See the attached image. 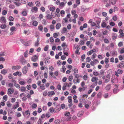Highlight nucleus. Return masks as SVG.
I'll use <instances>...</instances> for the list:
<instances>
[{"label": "nucleus", "instance_id": "1", "mask_svg": "<svg viewBox=\"0 0 124 124\" xmlns=\"http://www.w3.org/2000/svg\"><path fill=\"white\" fill-rule=\"evenodd\" d=\"M75 78L77 79L75 81V79L73 80V83L74 84L76 83H79L80 81V79L79 78L80 77H82L81 76H80L78 74H75Z\"/></svg>", "mask_w": 124, "mask_h": 124}, {"label": "nucleus", "instance_id": "2", "mask_svg": "<svg viewBox=\"0 0 124 124\" xmlns=\"http://www.w3.org/2000/svg\"><path fill=\"white\" fill-rule=\"evenodd\" d=\"M72 84V83L70 82L69 83L67 82L65 83L62 87V89L63 91L65 90L66 89V87H70Z\"/></svg>", "mask_w": 124, "mask_h": 124}, {"label": "nucleus", "instance_id": "3", "mask_svg": "<svg viewBox=\"0 0 124 124\" xmlns=\"http://www.w3.org/2000/svg\"><path fill=\"white\" fill-rule=\"evenodd\" d=\"M0 21L1 23L5 24L7 21L5 17L1 16L0 17Z\"/></svg>", "mask_w": 124, "mask_h": 124}, {"label": "nucleus", "instance_id": "4", "mask_svg": "<svg viewBox=\"0 0 124 124\" xmlns=\"http://www.w3.org/2000/svg\"><path fill=\"white\" fill-rule=\"evenodd\" d=\"M123 73V71L122 70H121L120 69H118L117 71H115V75L117 77H118L119 76V75L118 74H122Z\"/></svg>", "mask_w": 124, "mask_h": 124}, {"label": "nucleus", "instance_id": "5", "mask_svg": "<svg viewBox=\"0 0 124 124\" xmlns=\"http://www.w3.org/2000/svg\"><path fill=\"white\" fill-rule=\"evenodd\" d=\"M38 59V56L36 55H34L32 57L31 59L32 61L35 62Z\"/></svg>", "mask_w": 124, "mask_h": 124}, {"label": "nucleus", "instance_id": "6", "mask_svg": "<svg viewBox=\"0 0 124 124\" xmlns=\"http://www.w3.org/2000/svg\"><path fill=\"white\" fill-rule=\"evenodd\" d=\"M20 62L23 65L25 64L26 61L23 57L21 58L19 60Z\"/></svg>", "mask_w": 124, "mask_h": 124}, {"label": "nucleus", "instance_id": "7", "mask_svg": "<svg viewBox=\"0 0 124 124\" xmlns=\"http://www.w3.org/2000/svg\"><path fill=\"white\" fill-rule=\"evenodd\" d=\"M28 70V68L26 66H24L22 69V72L23 74H25L26 73Z\"/></svg>", "mask_w": 124, "mask_h": 124}, {"label": "nucleus", "instance_id": "8", "mask_svg": "<svg viewBox=\"0 0 124 124\" xmlns=\"http://www.w3.org/2000/svg\"><path fill=\"white\" fill-rule=\"evenodd\" d=\"M110 79V76L109 75H107L105 78V79L104 81L105 83H107L108 82Z\"/></svg>", "mask_w": 124, "mask_h": 124}, {"label": "nucleus", "instance_id": "9", "mask_svg": "<svg viewBox=\"0 0 124 124\" xmlns=\"http://www.w3.org/2000/svg\"><path fill=\"white\" fill-rule=\"evenodd\" d=\"M21 68L20 66L19 65H17L16 66H13L12 67V70H19Z\"/></svg>", "mask_w": 124, "mask_h": 124}, {"label": "nucleus", "instance_id": "10", "mask_svg": "<svg viewBox=\"0 0 124 124\" xmlns=\"http://www.w3.org/2000/svg\"><path fill=\"white\" fill-rule=\"evenodd\" d=\"M117 1V0H109V4L114 5L115 4Z\"/></svg>", "mask_w": 124, "mask_h": 124}, {"label": "nucleus", "instance_id": "11", "mask_svg": "<svg viewBox=\"0 0 124 124\" xmlns=\"http://www.w3.org/2000/svg\"><path fill=\"white\" fill-rule=\"evenodd\" d=\"M14 92V90L13 88H10L8 90V94H11Z\"/></svg>", "mask_w": 124, "mask_h": 124}, {"label": "nucleus", "instance_id": "12", "mask_svg": "<svg viewBox=\"0 0 124 124\" xmlns=\"http://www.w3.org/2000/svg\"><path fill=\"white\" fill-rule=\"evenodd\" d=\"M39 39H37V41L35 42V43L34 46H35L38 47L39 46Z\"/></svg>", "mask_w": 124, "mask_h": 124}, {"label": "nucleus", "instance_id": "13", "mask_svg": "<svg viewBox=\"0 0 124 124\" xmlns=\"http://www.w3.org/2000/svg\"><path fill=\"white\" fill-rule=\"evenodd\" d=\"M55 93L54 91H52L51 92H49L48 93V96L50 97L52 96V95H54Z\"/></svg>", "mask_w": 124, "mask_h": 124}, {"label": "nucleus", "instance_id": "14", "mask_svg": "<svg viewBox=\"0 0 124 124\" xmlns=\"http://www.w3.org/2000/svg\"><path fill=\"white\" fill-rule=\"evenodd\" d=\"M61 108L59 107H57L54 109V113L57 112L60 110Z\"/></svg>", "mask_w": 124, "mask_h": 124}, {"label": "nucleus", "instance_id": "15", "mask_svg": "<svg viewBox=\"0 0 124 124\" xmlns=\"http://www.w3.org/2000/svg\"><path fill=\"white\" fill-rule=\"evenodd\" d=\"M7 71L5 69H3L1 70V73L3 75H5L7 73Z\"/></svg>", "mask_w": 124, "mask_h": 124}, {"label": "nucleus", "instance_id": "16", "mask_svg": "<svg viewBox=\"0 0 124 124\" xmlns=\"http://www.w3.org/2000/svg\"><path fill=\"white\" fill-rule=\"evenodd\" d=\"M111 87V84H108L106 85L105 87L106 90L108 91L110 89Z\"/></svg>", "mask_w": 124, "mask_h": 124}, {"label": "nucleus", "instance_id": "17", "mask_svg": "<svg viewBox=\"0 0 124 124\" xmlns=\"http://www.w3.org/2000/svg\"><path fill=\"white\" fill-rule=\"evenodd\" d=\"M38 8L36 7H33L32 8V9H31V11L32 12L34 11H36V12H37L38 11Z\"/></svg>", "mask_w": 124, "mask_h": 124}, {"label": "nucleus", "instance_id": "18", "mask_svg": "<svg viewBox=\"0 0 124 124\" xmlns=\"http://www.w3.org/2000/svg\"><path fill=\"white\" fill-rule=\"evenodd\" d=\"M67 32V29L65 27H64L62 31V33L63 34Z\"/></svg>", "mask_w": 124, "mask_h": 124}, {"label": "nucleus", "instance_id": "19", "mask_svg": "<svg viewBox=\"0 0 124 124\" xmlns=\"http://www.w3.org/2000/svg\"><path fill=\"white\" fill-rule=\"evenodd\" d=\"M32 22V24L34 26H37L38 23L37 21H33Z\"/></svg>", "mask_w": 124, "mask_h": 124}, {"label": "nucleus", "instance_id": "20", "mask_svg": "<svg viewBox=\"0 0 124 124\" xmlns=\"http://www.w3.org/2000/svg\"><path fill=\"white\" fill-rule=\"evenodd\" d=\"M28 50H27L25 52L24 54V57H27L28 55Z\"/></svg>", "mask_w": 124, "mask_h": 124}, {"label": "nucleus", "instance_id": "21", "mask_svg": "<svg viewBox=\"0 0 124 124\" xmlns=\"http://www.w3.org/2000/svg\"><path fill=\"white\" fill-rule=\"evenodd\" d=\"M62 46L63 48V50L64 51H65V49L66 47H67L66 45V44L65 43H64L62 44Z\"/></svg>", "mask_w": 124, "mask_h": 124}, {"label": "nucleus", "instance_id": "22", "mask_svg": "<svg viewBox=\"0 0 124 124\" xmlns=\"http://www.w3.org/2000/svg\"><path fill=\"white\" fill-rule=\"evenodd\" d=\"M30 33V30H28L27 31L24 30L23 32V33L27 35H29Z\"/></svg>", "mask_w": 124, "mask_h": 124}, {"label": "nucleus", "instance_id": "23", "mask_svg": "<svg viewBox=\"0 0 124 124\" xmlns=\"http://www.w3.org/2000/svg\"><path fill=\"white\" fill-rule=\"evenodd\" d=\"M61 26V24L60 23H58L56 24V28L57 29H59Z\"/></svg>", "mask_w": 124, "mask_h": 124}, {"label": "nucleus", "instance_id": "24", "mask_svg": "<svg viewBox=\"0 0 124 124\" xmlns=\"http://www.w3.org/2000/svg\"><path fill=\"white\" fill-rule=\"evenodd\" d=\"M101 25L102 27L104 28L106 27V24L105 22H103L101 23Z\"/></svg>", "mask_w": 124, "mask_h": 124}, {"label": "nucleus", "instance_id": "25", "mask_svg": "<svg viewBox=\"0 0 124 124\" xmlns=\"http://www.w3.org/2000/svg\"><path fill=\"white\" fill-rule=\"evenodd\" d=\"M38 29L39 30L42 32H43V27L42 25H40L38 27Z\"/></svg>", "mask_w": 124, "mask_h": 124}, {"label": "nucleus", "instance_id": "26", "mask_svg": "<svg viewBox=\"0 0 124 124\" xmlns=\"http://www.w3.org/2000/svg\"><path fill=\"white\" fill-rule=\"evenodd\" d=\"M14 3L17 6H19L21 5L20 1H15L14 2Z\"/></svg>", "mask_w": 124, "mask_h": 124}, {"label": "nucleus", "instance_id": "27", "mask_svg": "<svg viewBox=\"0 0 124 124\" xmlns=\"http://www.w3.org/2000/svg\"><path fill=\"white\" fill-rule=\"evenodd\" d=\"M84 113V112L82 111H81L79 112L78 114V116H82Z\"/></svg>", "mask_w": 124, "mask_h": 124}, {"label": "nucleus", "instance_id": "28", "mask_svg": "<svg viewBox=\"0 0 124 124\" xmlns=\"http://www.w3.org/2000/svg\"><path fill=\"white\" fill-rule=\"evenodd\" d=\"M47 18L48 19H52V17L51 16L50 14H48L46 16Z\"/></svg>", "mask_w": 124, "mask_h": 124}, {"label": "nucleus", "instance_id": "29", "mask_svg": "<svg viewBox=\"0 0 124 124\" xmlns=\"http://www.w3.org/2000/svg\"><path fill=\"white\" fill-rule=\"evenodd\" d=\"M65 3L63 2H61L59 5V6L62 8L64 7L65 6Z\"/></svg>", "mask_w": 124, "mask_h": 124}, {"label": "nucleus", "instance_id": "30", "mask_svg": "<svg viewBox=\"0 0 124 124\" xmlns=\"http://www.w3.org/2000/svg\"><path fill=\"white\" fill-rule=\"evenodd\" d=\"M0 27V28L2 29H5L6 27V24L4 23L1 25Z\"/></svg>", "mask_w": 124, "mask_h": 124}, {"label": "nucleus", "instance_id": "31", "mask_svg": "<svg viewBox=\"0 0 124 124\" xmlns=\"http://www.w3.org/2000/svg\"><path fill=\"white\" fill-rule=\"evenodd\" d=\"M118 88H115L113 89V92L115 94L117 92H118Z\"/></svg>", "mask_w": 124, "mask_h": 124}, {"label": "nucleus", "instance_id": "32", "mask_svg": "<svg viewBox=\"0 0 124 124\" xmlns=\"http://www.w3.org/2000/svg\"><path fill=\"white\" fill-rule=\"evenodd\" d=\"M102 95L101 93V92H99L97 94V98H101Z\"/></svg>", "mask_w": 124, "mask_h": 124}, {"label": "nucleus", "instance_id": "33", "mask_svg": "<svg viewBox=\"0 0 124 124\" xmlns=\"http://www.w3.org/2000/svg\"><path fill=\"white\" fill-rule=\"evenodd\" d=\"M26 90L25 87L24 86H22L20 88V90L22 92L25 91Z\"/></svg>", "mask_w": 124, "mask_h": 124}, {"label": "nucleus", "instance_id": "34", "mask_svg": "<svg viewBox=\"0 0 124 124\" xmlns=\"http://www.w3.org/2000/svg\"><path fill=\"white\" fill-rule=\"evenodd\" d=\"M19 106V105L18 104V102H17V103L13 107V108L14 109H16V108L18 107Z\"/></svg>", "mask_w": 124, "mask_h": 124}, {"label": "nucleus", "instance_id": "35", "mask_svg": "<svg viewBox=\"0 0 124 124\" xmlns=\"http://www.w3.org/2000/svg\"><path fill=\"white\" fill-rule=\"evenodd\" d=\"M40 89L43 90L45 89V86L43 84H42L40 85Z\"/></svg>", "mask_w": 124, "mask_h": 124}, {"label": "nucleus", "instance_id": "36", "mask_svg": "<svg viewBox=\"0 0 124 124\" xmlns=\"http://www.w3.org/2000/svg\"><path fill=\"white\" fill-rule=\"evenodd\" d=\"M7 106L9 108H10L12 106V104L9 101H8L7 103Z\"/></svg>", "mask_w": 124, "mask_h": 124}, {"label": "nucleus", "instance_id": "37", "mask_svg": "<svg viewBox=\"0 0 124 124\" xmlns=\"http://www.w3.org/2000/svg\"><path fill=\"white\" fill-rule=\"evenodd\" d=\"M16 29L15 27L13 26L10 28V30L12 32L16 31Z\"/></svg>", "mask_w": 124, "mask_h": 124}, {"label": "nucleus", "instance_id": "38", "mask_svg": "<svg viewBox=\"0 0 124 124\" xmlns=\"http://www.w3.org/2000/svg\"><path fill=\"white\" fill-rule=\"evenodd\" d=\"M97 55L95 53H94L92 55V57H91V59L92 60H93L96 57Z\"/></svg>", "mask_w": 124, "mask_h": 124}, {"label": "nucleus", "instance_id": "39", "mask_svg": "<svg viewBox=\"0 0 124 124\" xmlns=\"http://www.w3.org/2000/svg\"><path fill=\"white\" fill-rule=\"evenodd\" d=\"M101 19L100 18H99L98 20H97L96 21L97 24L98 25H100V24L101 22Z\"/></svg>", "mask_w": 124, "mask_h": 124}, {"label": "nucleus", "instance_id": "40", "mask_svg": "<svg viewBox=\"0 0 124 124\" xmlns=\"http://www.w3.org/2000/svg\"><path fill=\"white\" fill-rule=\"evenodd\" d=\"M21 2L23 4H26L27 3V0H21Z\"/></svg>", "mask_w": 124, "mask_h": 124}, {"label": "nucleus", "instance_id": "41", "mask_svg": "<svg viewBox=\"0 0 124 124\" xmlns=\"http://www.w3.org/2000/svg\"><path fill=\"white\" fill-rule=\"evenodd\" d=\"M109 61V60H108V58H105V59L104 62H105V63L106 64V65H107V64L108 63V62Z\"/></svg>", "mask_w": 124, "mask_h": 124}, {"label": "nucleus", "instance_id": "42", "mask_svg": "<svg viewBox=\"0 0 124 124\" xmlns=\"http://www.w3.org/2000/svg\"><path fill=\"white\" fill-rule=\"evenodd\" d=\"M28 5L30 7H31L33 6V4L32 2H30L28 4Z\"/></svg>", "mask_w": 124, "mask_h": 124}, {"label": "nucleus", "instance_id": "43", "mask_svg": "<svg viewBox=\"0 0 124 124\" xmlns=\"http://www.w3.org/2000/svg\"><path fill=\"white\" fill-rule=\"evenodd\" d=\"M25 114L28 116H29L30 115V112L29 111L27 110L25 112Z\"/></svg>", "mask_w": 124, "mask_h": 124}, {"label": "nucleus", "instance_id": "44", "mask_svg": "<svg viewBox=\"0 0 124 124\" xmlns=\"http://www.w3.org/2000/svg\"><path fill=\"white\" fill-rule=\"evenodd\" d=\"M8 78L9 79H13V75L12 74H10L8 76Z\"/></svg>", "mask_w": 124, "mask_h": 124}, {"label": "nucleus", "instance_id": "45", "mask_svg": "<svg viewBox=\"0 0 124 124\" xmlns=\"http://www.w3.org/2000/svg\"><path fill=\"white\" fill-rule=\"evenodd\" d=\"M22 14L23 16H26L27 15V13L26 11H23L22 13Z\"/></svg>", "mask_w": 124, "mask_h": 124}, {"label": "nucleus", "instance_id": "46", "mask_svg": "<svg viewBox=\"0 0 124 124\" xmlns=\"http://www.w3.org/2000/svg\"><path fill=\"white\" fill-rule=\"evenodd\" d=\"M8 96L7 95H5L3 97V99L5 100V101H7Z\"/></svg>", "mask_w": 124, "mask_h": 124}, {"label": "nucleus", "instance_id": "47", "mask_svg": "<svg viewBox=\"0 0 124 124\" xmlns=\"http://www.w3.org/2000/svg\"><path fill=\"white\" fill-rule=\"evenodd\" d=\"M55 8L54 7H51L49 9L51 11H52V12L54 11V10H55Z\"/></svg>", "mask_w": 124, "mask_h": 124}, {"label": "nucleus", "instance_id": "48", "mask_svg": "<svg viewBox=\"0 0 124 124\" xmlns=\"http://www.w3.org/2000/svg\"><path fill=\"white\" fill-rule=\"evenodd\" d=\"M93 75L95 76H97L99 75V73L97 71H93Z\"/></svg>", "mask_w": 124, "mask_h": 124}, {"label": "nucleus", "instance_id": "49", "mask_svg": "<svg viewBox=\"0 0 124 124\" xmlns=\"http://www.w3.org/2000/svg\"><path fill=\"white\" fill-rule=\"evenodd\" d=\"M49 46L48 45H47L44 48V50L45 51H46L48 50Z\"/></svg>", "mask_w": 124, "mask_h": 124}, {"label": "nucleus", "instance_id": "50", "mask_svg": "<svg viewBox=\"0 0 124 124\" xmlns=\"http://www.w3.org/2000/svg\"><path fill=\"white\" fill-rule=\"evenodd\" d=\"M8 19L9 21H13L14 20V19L12 16H10L9 17Z\"/></svg>", "mask_w": 124, "mask_h": 124}, {"label": "nucleus", "instance_id": "51", "mask_svg": "<svg viewBox=\"0 0 124 124\" xmlns=\"http://www.w3.org/2000/svg\"><path fill=\"white\" fill-rule=\"evenodd\" d=\"M112 19L114 21H116L117 20V17L116 16H115L113 17Z\"/></svg>", "mask_w": 124, "mask_h": 124}, {"label": "nucleus", "instance_id": "52", "mask_svg": "<svg viewBox=\"0 0 124 124\" xmlns=\"http://www.w3.org/2000/svg\"><path fill=\"white\" fill-rule=\"evenodd\" d=\"M7 13V11L6 10H4L2 12V14L3 15H5Z\"/></svg>", "mask_w": 124, "mask_h": 124}, {"label": "nucleus", "instance_id": "53", "mask_svg": "<svg viewBox=\"0 0 124 124\" xmlns=\"http://www.w3.org/2000/svg\"><path fill=\"white\" fill-rule=\"evenodd\" d=\"M97 79V78L95 77H93L91 79V81L92 82H94Z\"/></svg>", "mask_w": 124, "mask_h": 124}, {"label": "nucleus", "instance_id": "54", "mask_svg": "<svg viewBox=\"0 0 124 124\" xmlns=\"http://www.w3.org/2000/svg\"><path fill=\"white\" fill-rule=\"evenodd\" d=\"M35 4L37 6L39 7L40 5V3L38 1H37L35 2Z\"/></svg>", "mask_w": 124, "mask_h": 124}, {"label": "nucleus", "instance_id": "55", "mask_svg": "<svg viewBox=\"0 0 124 124\" xmlns=\"http://www.w3.org/2000/svg\"><path fill=\"white\" fill-rule=\"evenodd\" d=\"M110 25L112 26H114L115 25V23L113 22H111L109 23Z\"/></svg>", "mask_w": 124, "mask_h": 124}, {"label": "nucleus", "instance_id": "56", "mask_svg": "<svg viewBox=\"0 0 124 124\" xmlns=\"http://www.w3.org/2000/svg\"><path fill=\"white\" fill-rule=\"evenodd\" d=\"M37 106V105L35 104H33L31 105L32 107V108H36Z\"/></svg>", "mask_w": 124, "mask_h": 124}, {"label": "nucleus", "instance_id": "57", "mask_svg": "<svg viewBox=\"0 0 124 124\" xmlns=\"http://www.w3.org/2000/svg\"><path fill=\"white\" fill-rule=\"evenodd\" d=\"M67 61L69 63L71 64L72 62V60L70 58H69L67 60Z\"/></svg>", "mask_w": 124, "mask_h": 124}, {"label": "nucleus", "instance_id": "58", "mask_svg": "<svg viewBox=\"0 0 124 124\" xmlns=\"http://www.w3.org/2000/svg\"><path fill=\"white\" fill-rule=\"evenodd\" d=\"M57 88L59 90H60L61 89V85H58L57 86Z\"/></svg>", "mask_w": 124, "mask_h": 124}, {"label": "nucleus", "instance_id": "59", "mask_svg": "<svg viewBox=\"0 0 124 124\" xmlns=\"http://www.w3.org/2000/svg\"><path fill=\"white\" fill-rule=\"evenodd\" d=\"M104 43H108L109 41L108 39H104Z\"/></svg>", "mask_w": 124, "mask_h": 124}, {"label": "nucleus", "instance_id": "60", "mask_svg": "<svg viewBox=\"0 0 124 124\" xmlns=\"http://www.w3.org/2000/svg\"><path fill=\"white\" fill-rule=\"evenodd\" d=\"M88 78L87 76L86 75H84L83 76V79L85 80H86Z\"/></svg>", "mask_w": 124, "mask_h": 124}, {"label": "nucleus", "instance_id": "61", "mask_svg": "<svg viewBox=\"0 0 124 124\" xmlns=\"http://www.w3.org/2000/svg\"><path fill=\"white\" fill-rule=\"evenodd\" d=\"M73 77L72 76H70L68 78L69 81H71L73 79Z\"/></svg>", "mask_w": 124, "mask_h": 124}, {"label": "nucleus", "instance_id": "62", "mask_svg": "<svg viewBox=\"0 0 124 124\" xmlns=\"http://www.w3.org/2000/svg\"><path fill=\"white\" fill-rule=\"evenodd\" d=\"M74 72L76 73H77L78 72V70L76 68H75L73 70Z\"/></svg>", "mask_w": 124, "mask_h": 124}, {"label": "nucleus", "instance_id": "63", "mask_svg": "<svg viewBox=\"0 0 124 124\" xmlns=\"http://www.w3.org/2000/svg\"><path fill=\"white\" fill-rule=\"evenodd\" d=\"M51 15L52 17L54 18L56 16V14L55 13H51Z\"/></svg>", "mask_w": 124, "mask_h": 124}, {"label": "nucleus", "instance_id": "64", "mask_svg": "<svg viewBox=\"0 0 124 124\" xmlns=\"http://www.w3.org/2000/svg\"><path fill=\"white\" fill-rule=\"evenodd\" d=\"M118 46L119 47H121L123 45V42H119L118 44Z\"/></svg>", "mask_w": 124, "mask_h": 124}]
</instances>
